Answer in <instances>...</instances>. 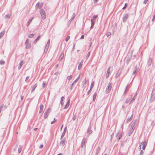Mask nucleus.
<instances>
[{
	"instance_id": "1",
	"label": "nucleus",
	"mask_w": 155,
	"mask_h": 155,
	"mask_svg": "<svg viewBox=\"0 0 155 155\" xmlns=\"http://www.w3.org/2000/svg\"><path fill=\"white\" fill-rule=\"evenodd\" d=\"M112 86V84L111 82H110L108 83L106 89V93H108L110 92Z\"/></svg>"
},
{
	"instance_id": "41",
	"label": "nucleus",
	"mask_w": 155,
	"mask_h": 155,
	"mask_svg": "<svg viewBox=\"0 0 155 155\" xmlns=\"http://www.w3.org/2000/svg\"><path fill=\"white\" fill-rule=\"evenodd\" d=\"M111 35V33L110 32H107L106 34V35L107 37H108L109 36H110Z\"/></svg>"
},
{
	"instance_id": "33",
	"label": "nucleus",
	"mask_w": 155,
	"mask_h": 155,
	"mask_svg": "<svg viewBox=\"0 0 155 155\" xmlns=\"http://www.w3.org/2000/svg\"><path fill=\"white\" fill-rule=\"evenodd\" d=\"M11 15L10 14H7L5 16V18H9L11 17Z\"/></svg>"
},
{
	"instance_id": "63",
	"label": "nucleus",
	"mask_w": 155,
	"mask_h": 155,
	"mask_svg": "<svg viewBox=\"0 0 155 155\" xmlns=\"http://www.w3.org/2000/svg\"><path fill=\"white\" fill-rule=\"evenodd\" d=\"M130 59H128L127 60V64H128L129 63V62H130Z\"/></svg>"
},
{
	"instance_id": "62",
	"label": "nucleus",
	"mask_w": 155,
	"mask_h": 155,
	"mask_svg": "<svg viewBox=\"0 0 155 155\" xmlns=\"http://www.w3.org/2000/svg\"><path fill=\"white\" fill-rule=\"evenodd\" d=\"M29 78V76L27 77L26 78V79L25 80V81H27V80Z\"/></svg>"
},
{
	"instance_id": "38",
	"label": "nucleus",
	"mask_w": 155,
	"mask_h": 155,
	"mask_svg": "<svg viewBox=\"0 0 155 155\" xmlns=\"http://www.w3.org/2000/svg\"><path fill=\"white\" fill-rule=\"evenodd\" d=\"M39 2H38L36 5L35 6V8L36 9H37L38 7H39Z\"/></svg>"
},
{
	"instance_id": "5",
	"label": "nucleus",
	"mask_w": 155,
	"mask_h": 155,
	"mask_svg": "<svg viewBox=\"0 0 155 155\" xmlns=\"http://www.w3.org/2000/svg\"><path fill=\"white\" fill-rule=\"evenodd\" d=\"M113 68L112 66L110 67L108 69L107 71V72L106 74V78H108L110 74V70L111 68Z\"/></svg>"
},
{
	"instance_id": "17",
	"label": "nucleus",
	"mask_w": 155,
	"mask_h": 155,
	"mask_svg": "<svg viewBox=\"0 0 155 155\" xmlns=\"http://www.w3.org/2000/svg\"><path fill=\"white\" fill-rule=\"evenodd\" d=\"M147 145V143L146 141H144L143 143L142 149L143 150H145V147Z\"/></svg>"
},
{
	"instance_id": "6",
	"label": "nucleus",
	"mask_w": 155,
	"mask_h": 155,
	"mask_svg": "<svg viewBox=\"0 0 155 155\" xmlns=\"http://www.w3.org/2000/svg\"><path fill=\"white\" fill-rule=\"evenodd\" d=\"M86 141V139L85 138H83L81 142V147L82 148L84 146V145Z\"/></svg>"
},
{
	"instance_id": "3",
	"label": "nucleus",
	"mask_w": 155,
	"mask_h": 155,
	"mask_svg": "<svg viewBox=\"0 0 155 155\" xmlns=\"http://www.w3.org/2000/svg\"><path fill=\"white\" fill-rule=\"evenodd\" d=\"M155 99V93H153V91L152 92L150 99V102H152Z\"/></svg>"
},
{
	"instance_id": "44",
	"label": "nucleus",
	"mask_w": 155,
	"mask_h": 155,
	"mask_svg": "<svg viewBox=\"0 0 155 155\" xmlns=\"http://www.w3.org/2000/svg\"><path fill=\"white\" fill-rule=\"evenodd\" d=\"M137 69V67H136L135 68V70L134 71L133 73V75H135L136 74V73Z\"/></svg>"
},
{
	"instance_id": "39",
	"label": "nucleus",
	"mask_w": 155,
	"mask_h": 155,
	"mask_svg": "<svg viewBox=\"0 0 155 155\" xmlns=\"http://www.w3.org/2000/svg\"><path fill=\"white\" fill-rule=\"evenodd\" d=\"M94 82H92L91 83V86L90 87V89H92L94 86Z\"/></svg>"
},
{
	"instance_id": "13",
	"label": "nucleus",
	"mask_w": 155,
	"mask_h": 155,
	"mask_svg": "<svg viewBox=\"0 0 155 155\" xmlns=\"http://www.w3.org/2000/svg\"><path fill=\"white\" fill-rule=\"evenodd\" d=\"M75 14L74 13L73 14V15L71 18L70 20L68 21V24L70 23L71 22V21L74 19L75 16Z\"/></svg>"
},
{
	"instance_id": "27",
	"label": "nucleus",
	"mask_w": 155,
	"mask_h": 155,
	"mask_svg": "<svg viewBox=\"0 0 155 155\" xmlns=\"http://www.w3.org/2000/svg\"><path fill=\"white\" fill-rule=\"evenodd\" d=\"M97 94L96 93H95L93 96V100L94 101L96 99V97H97Z\"/></svg>"
},
{
	"instance_id": "2",
	"label": "nucleus",
	"mask_w": 155,
	"mask_h": 155,
	"mask_svg": "<svg viewBox=\"0 0 155 155\" xmlns=\"http://www.w3.org/2000/svg\"><path fill=\"white\" fill-rule=\"evenodd\" d=\"M40 12L42 19H45L46 18V14L44 10L43 9H41L40 10Z\"/></svg>"
},
{
	"instance_id": "23",
	"label": "nucleus",
	"mask_w": 155,
	"mask_h": 155,
	"mask_svg": "<svg viewBox=\"0 0 155 155\" xmlns=\"http://www.w3.org/2000/svg\"><path fill=\"white\" fill-rule=\"evenodd\" d=\"M80 77V74H79V76L77 78L73 81V83H75L78 81V80L79 79Z\"/></svg>"
},
{
	"instance_id": "54",
	"label": "nucleus",
	"mask_w": 155,
	"mask_h": 155,
	"mask_svg": "<svg viewBox=\"0 0 155 155\" xmlns=\"http://www.w3.org/2000/svg\"><path fill=\"white\" fill-rule=\"evenodd\" d=\"M75 45V43H74V44H73V47L72 49V51L74 50V49Z\"/></svg>"
},
{
	"instance_id": "7",
	"label": "nucleus",
	"mask_w": 155,
	"mask_h": 155,
	"mask_svg": "<svg viewBox=\"0 0 155 155\" xmlns=\"http://www.w3.org/2000/svg\"><path fill=\"white\" fill-rule=\"evenodd\" d=\"M129 15L128 14H126L123 18V21L125 22L128 18Z\"/></svg>"
},
{
	"instance_id": "50",
	"label": "nucleus",
	"mask_w": 155,
	"mask_h": 155,
	"mask_svg": "<svg viewBox=\"0 0 155 155\" xmlns=\"http://www.w3.org/2000/svg\"><path fill=\"white\" fill-rule=\"evenodd\" d=\"M129 101H130V99L129 98H127L126 100V101H125V103H129Z\"/></svg>"
},
{
	"instance_id": "21",
	"label": "nucleus",
	"mask_w": 155,
	"mask_h": 155,
	"mask_svg": "<svg viewBox=\"0 0 155 155\" xmlns=\"http://www.w3.org/2000/svg\"><path fill=\"white\" fill-rule=\"evenodd\" d=\"M49 45H48V44H46V46H45V49L44 51H47L49 48Z\"/></svg>"
},
{
	"instance_id": "45",
	"label": "nucleus",
	"mask_w": 155,
	"mask_h": 155,
	"mask_svg": "<svg viewBox=\"0 0 155 155\" xmlns=\"http://www.w3.org/2000/svg\"><path fill=\"white\" fill-rule=\"evenodd\" d=\"M44 106L42 104H41L40 106V110H43V109Z\"/></svg>"
},
{
	"instance_id": "36",
	"label": "nucleus",
	"mask_w": 155,
	"mask_h": 155,
	"mask_svg": "<svg viewBox=\"0 0 155 155\" xmlns=\"http://www.w3.org/2000/svg\"><path fill=\"white\" fill-rule=\"evenodd\" d=\"M86 84V79L85 78V79L84 80V81L82 82V85H85Z\"/></svg>"
},
{
	"instance_id": "55",
	"label": "nucleus",
	"mask_w": 155,
	"mask_h": 155,
	"mask_svg": "<svg viewBox=\"0 0 155 155\" xmlns=\"http://www.w3.org/2000/svg\"><path fill=\"white\" fill-rule=\"evenodd\" d=\"M143 151L142 150H141L140 152V155H143Z\"/></svg>"
},
{
	"instance_id": "40",
	"label": "nucleus",
	"mask_w": 155,
	"mask_h": 155,
	"mask_svg": "<svg viewBox=\"0 0 155 155\" xmlns=\"http://www.w3.org/2000/svg\"><path fill=\"white\" fill-rule=\"evenodd\" d=\"M90 51H89L87 55V56H86V60H87L88 59V58H89V56H90Z\"/></svg>"
},
{
	"instance_id": "47",
	"label": "nucleus",
	"mask_w": 155,
	"mask_h": 155,
	"mask_svg": "<svg viewBox=\"0 0 155 155\" xmlns=\"http://www.w3.org/2000/svg\"><path fill=\"white\" fill-rule=\"evenodd\" d=\"M46 84V82L43 81L42 84V88H44L45 87V85Z\"/></svg>"
},
{
	"instance_id": "51",
	"label": "nucleus",
	"mask_w": 155,
	"mask_h": 155,
	"mask_svg": "<svg viewBox=\"0 0 155 155\" xmlns=\"http://www.w3.org/2000/svg\"><path fill=\"white\" fill-rule=\"evenodd\" d=\"M92 89H90V90L88 91L87 92V95H89V94L90 93V92L91 91Z\"/></svg>"
},
{
	"instance_id": "30",
	"label": "nucleus",
	"mask_w": 155,
	"mask_h": 155,
	"mask_svg": "<svg viewBox=\"0 0 155 155\" xmlns=\"http://www.w3.org/2000/svg\"><path fill=\"white\" fill-rule=\"evenodd\" d=\"M91 25L93 26L95 24V21L94 19H92L91 20Z\"/></svg>"
},
{
	"instance_id": "18",
	"label": "nucleus",
	"mask_w": 155,
	"mask_h": 155,
	"mask_svg": "<svg viewBox=\"0 0 155 155\" xmlns=\"http://www.w3.org/2000/svg\"><path fill=\"white\" fill-rule=\"evenodd\" d=\"M87 132L89 134H91V133H92V131L91 130V126H90L89 127H88V129H87Z\"/></svg>"
},
{
	"instance_id": "37",
	"label": "nucleus",
	"mask_w": 155,
	"mask_h": 155,
	"mask_svg": "<svg viewBox=\"0 0 155 155\" xmlns=\"http://www.w3.org/2000/svg\"><path fill=\"white\" fill-rule=\"evenodd\" d=\"M122 137V134H120L119 135V137L117 138V141H119L120 139Z\"/></svg>"
},
{
	"instance_id": "32",
	"label": "nucleus",
	"mask_w": 155,
	"mask_h": 155,
	"mask_svg": "<svg viewBox=\"0 0 155 155\" xmlns=\"http://www.w3.org/2000/svg\"><path fill=\"white\" fill-rule=\"evenodd\" d=\"M136 95H137V94H135L134 95V97H133V98L131 100V101H130V103H132L133 101L135 99V97L136 96Z\"/></svg>"
},
{
	"instance_id": "16",
	"label": "nucleus",
	"mask_w": 155,
	"mask_h": 155,
	"mask_svg": "<svg viewBox=\"0 0 155 155\" xmlns=\"http://www.w3.org/2000/svg\"><path fill=\"white\" fill-rule=\"evenodd\" d=\"M133 113H132V115H131V117H128L127 120V123L128 122H130L131 120L132 119V117H133Z\"/></svg>"
},
{
	"instance_id": "19",
	"label": "nucleus",
	"mask_w": 155,
	"mask_h": 155,
	"mask_svg": "<svg viewBox=\"0 0 155 155\" xmlns=\"http://www.w3.org/2000/svg\"><path fill=\"white\" fill-rule=\"evenodd\" d=\"M37 84H34V85L33 86V87L32 88V90L31 91V92H32L33 91H34L35 88L37 87Z\"/></svg>"
},
{
	"instance_id": "15",
	"label": "nucleus",
	"mask_w": 155,
	"mask_h": 155,
	"mask_svg": "<svg viewBox=\"0 0 155 155\" xmlns=\"http://www.w3.org/2000/svg\"><path fill=\"white\" fill-rule=\"evenodd\" d=\"M64 56V54L63 53H62L60 55L59 58V60L60 61H61L63 59Z\"/></svg>"
},
{
	"instance_id": "42",
	"label": "nucleus",
	"mask_w": 155,
	"mask_h": 155,
	"mask_svg": "<svg viewBox=\"0 0 155 155\" xmlns=\"http://www.w3.org/2000/svg\"><path fill=\"white\" fill-rule=\"evenodd\" d=\"M0 63L1 64L4 65L5 64V61L2 60L0 61Z\"/></svg>"
},
{
	"instance_id": "22",
	"label": "nucleus",
	"mask_w": 155,
	"mask_h": 155,
	"mask_svg": "<svg viewBox=\"0 0 155 155\" xmlns=\"http://www.w3.org/2000/svg\"><path fill=\"white\" fill-rule=\"evenodd\" d=\"M40 37V36H38L36 39L33 42V43L34 44H36L38 40Z\"/></svg>"
},
{
	"instance_id": "49",
	"label": "nucleus",
	"mask_w": 155,
	"mask_h": 155,
	"mask_svg": "<svg viewBox=\"0 0 155 155\" xmlns=\"http://www.w3.org/2000/svg\"><path fill=\"white\" fill-rule=\"evenodd\" d=\"M71 78V75H70L69 76H68L67 77V79L68 80H70Z\"/></svg>"
},
{
	"instance_id": "24",
	"label": "nucleus",
	"mask_w": 155,
	"mask_h": 155,
	"mask_svg": "<svg viewBox=\"0 0 155 155\" xmlns=\"http://www.w3.org/2000/svg\"><path fill=\"white\" fill-rule=\"evenodd\" d=\"M100 150V148L99 147H98L97 148V149H96V155H97L98 154Z\"/></svg>"
},
{
	"instance_id": "25",
	"label": "nucleus",
	"mask_w": 155,
	"mask_h": 155,
	"mask_svg": "<svg viewBox=\"0 0 155 155\" xmlns=\"http://www.w3.org/2000/svg\"><path fill=\"white\" fill-rule=\"evenodd\" d=\"M22 147L21 145H20L18 147V152L19 153H20L22 150Z\"/></svg>"
},
{
	"instance_id": "29",
	"label": "nucleus",
	"mask_w": 155,
	"mask_h": 155,
	"mask_svg": "<svg viewBox=\"0 0 155 155\" xmlns=\"http://www.w3.org/2000/svg\"><path fill=\"white\" fill-rule=\"evenodd\" d=\"M5 33V31H3L0 33V39L3 36Z\"/></svg>"
},
{
	"instance_id": "64",
	"label": "nucleus",
	"mask_w": 155,
	"mask_h": 155,
	"mask_svg": "<svg viewBox=\"0 0 155 155\" xmlns=\"http://www.w3.org/2000/svg\"><path fill=\"white\" fill-rule=\"evenodd\" d=\"M50 39H49L47 42V44H48V45H50Z\"/></svg>"
},
{
	"instance_id": "4",
	"label": "nucleus",
	"mask_w": 155,
	"mask_h": 155,
	"mask_svg": "<svg viewBox=\"0 0 155 155\" xmlns=\"http://www.w3.org/2000/svg\"><path fill=\"white\" fill-rule=\"evenodd\" d=\"M61 141L60 143V145L62 147L64 146L66 142V139L65 138H62V140H61Z\"/></svg>"
},
{
	"instance_id": "10",
	"label": "nucleus",
	"mask_w": 155,
	"mask_h": 155,
	"mask_svg": "<svg viewBox=\"0 0 155 155\" xmlns=\"http://www.w3.org/2000/svg\"><path fill=\"white\" fill-rule=\"evenodd\" d=\"M25 45L26 46V49H29L31 47V44L29 43L25 42Z\"/></svg>"
},
{
	"instance_id": "58",
	"label": "nucleus",
	"mask_w": 155,
	"mask_h": 155,
	"mask_svg": "<svg viewBox=\"0 0 155 155\" xmlns=\"http://www.w3.org/2000/svg\"><path fill=\"white\" fill-rule=\"evenodd\" d=\"M148 0H144L143 1V3L144 4H146Z\"/></svg>"
},
{
	"instance_id": "46",
	"label": "nucleus",
	"mask_w": 155,
	"mask_h": 155,
	"mask_svg": "<svg viewBox=\"0 0 155 155\" xmlns=\"http://www.w3.org/2000/svg\"><path fill=\"white\" fill-rule=\"evenodd\" d=\"M98 15H94L93 17V18L94 20L96 19V18L97 17Z\"/></svg>"
},
{
	"instance_id": "9",
	"label": "nucleus",
	"mask_w": 155,
	"mask_h": 155,
	"mask_svg": "<svg viewBox=\"0 0 155 155\" xmlns=\"http://www.w3.org/2000/svg\"><path fill=\"white\" fill-rule=\"evenodd\" d=\"M136 122L137 121H134V122H133V123L131 127V128H132V129L134 130V129L136 127L135 125H136Z\"/></svg>"
},
{
	"instance_id": "57",
	"label": "nucleus",
	"mask_w": 155,
	"mask_h": 155,
	"mask_svg": "<svg viewBox=\"0 0 155 155\" xmlns=\"http://www.w3.org/2000/svg\"><path fill=\"white\" fill-rule=\"evenodd\" d=\"M76 119V117H75V116H74L73 117V118H72V120H75Z\"/></svg>"
},
{
	"instance_id": "48",
	"label": "nucleus",
	"mask_w": 155,
	"mask_h": 155,
	"mask_svg": "<svg viewBox=\"0 0 155 155\" xmlns=\"http://www.w3.org/2000/svg\"><path fill=\"white\" fill-rule=\"evenodd\" d=\"M69 39H70V36H67V37H66V38L65 39V41H67L69 40Z\"/></svg>"
},
{
	"instance_id": "28",
	"label": "nucleus",
	"mask_w": 155,
	"mask_h": 155,
	"mask_svg": "<svg viewBox=\"0 0 155 155\" xmlns=\"http://www.w3.org/2000/svg\"><path fill=\"white\" fill-rule=\"evenodd\" d=\"M120 74V71H118L117 73L115 76L116 78H117L119 76Z\"/></svg>"
},
{
	"instance_id": "53",
	"label": "nucleus",
	"mask_w": 155,
	"mask_h": 155,
	"mask_svg": "<svg viewBox=\"0 0 155 155\" xmlns=\"http://www.w3.org/2000/svg\"><path fill=\"white\" fill-rule=\"evenodd\" d=\"M74 83H73H73L71 85V88H70V90H72V88L73 87V85H74Z\"/></svg>"
},
{
	"instance_id": "35",
	"label": "nucleus",
	"mask_w": 155,
	"mask_h": 155,
	"mask_svg": "<svg viewBox=\"0 0 155 155\" xmlns=\"http://www.w3.org/2000/svg\"><path fill=\"white\" fill-rule=\"evenodd\" d=\"M51 111V108L50 107L48 108L46 110L45 112L49 114V113Z\"/></svg>"
},
{
	"instance_id": "59",
	"label": "nucleus",
	"mask_w": 155,
	"mask_h": 155,
	"mask_svg": "<svg viewBox=\"0 0 155 155\" xmlns=\"http://www.w3.org/2000/svg\"><path fill=\"white\" fill-rule=\"evenodd\" d=\"M114 136V134L113 133L110 136V137H111V140L113 138V137Z\"/></svg>"
},
{
	"instance_id": "60",
	"label": "nucleus",
	"mask_w": 155,
	"mask_h": 155,
	"mask_svg": "<svg viewBox=\"0 0 155 155\" xmlns=\"http://www.w3.org/2000/svg\"><path fill=\"white\" fill-rule=\"evenodd\" d=\"M84 38V35H82L81 36V39H83Z\"/></svg>"
},
{
	"instance_id": "8",
	"label": "nucleus",
	"mask_w": 155,
	"mask_h": 155,
	"mask_svg": "<svg viewBox=\"0 0 155 155\" xmlns=\"http://www.w3.org/2000/svg\"><path fill=\"white\" fill-rule=\"evenodd\" d=\"M84 60H82L81 62L79 63L78 64V70H80L82 67L83 63V62Z\"/></svg>"
},
{
	"instance_id": "56",
	"label": "nucleus",
	"mask_w": 155,
	"mask_h": 155,
	"mask_svg": "<svg viewBox=\"0 0 155 155\" xmlns=\"http://www.w3.org/2000/svg\"><path fill=\"white\" fill-rule=\"evenodd\" d=\"M43 145L41 144L40 146L39 147V148L40 149H41L43 148Z\"/></svg>"
},
{
	"instance_id": "26",
	"label": "nucleus",
	"mask_w": 155,
	"mask_h": 155,
	"mask_svg": "<svg viewBox=\"0 0 155 155\" xmlns=\"http://www.w3.org/2000/svg\"><path fill=\"white\" fill-rule=\"evenodd\" d=\"M34 18H30L29 20H28V22H27V26H28L30 22L32 21V20Z\"/></svg>"
},
{
	"instance_id": "20",
	"label": "nucleus",
	"mask_w": 155,
	"mask_h": 155,
	"mask_svg": "<svg viewBox=\"0 0 155 155\" xmlns=\"http://www.w3.org/2000/svg\"><path fill=\"white\" fill-rule=\"evenodd\" d=\"M66 127H65L64 129V132H63V134H62V135H61V137L60 138L61 140H62V139L63 138V137L64 136L65 134V130H66Z\"/></svg>"
},
{
	"instance_id": "12",
	"label": "nucleus",
	"mask_w": 155,
	"mask_h": 155,
	"mask_svg": "<svg viewBox=\"0 0 155 155\" xmlns=\"http://www.w3.org/2000/svg\"><path fill=\"white\" fill-rule=\"evenodd\" d=\"M70 103V100H68L64 108V109H66L68 107H69V105Z\"/></svg>"
},
{
	"instance_id": "31",
	"label": "nucleus",
	"mask_w": 155,
	"mask_h": 155,
	"mask_svg": "<svg viewBox=\"0 0 155 155\" xmlns=\"http://www.w3.org/2000/svg\"><path fill=\"white\" fill-rule=\"evenodd\" d=\"M48 114H48V113L45 112L44 114V118L45 119L46 118L48 117Z\"/></svg>"
},
{
	"instance_id": "52",
	"label": "nucleus",
	"mask_w": 155,
	"mask_h": 155,
	"mask_svg": "<svg viewBox=\"0 0 155 155\" xmlns=\"http://www.w3.org/2000/svg\"><path fill=\"white\" fill-rule=\"evenodd\" d=\"M127 6V4L126 3H125V5H124V7H123V8L122 9H125V8H126Z\"/></svg>"
},
{
	"instance_id": "34",
	"label": "nucleus",
	"mask_w": 155,
	"mask_h": 155,
	"mask_svg": "<svg viewBox=\"0 0 155 155\" xmlns=\"http://www.w3.org/2000/svg\"><path fill=\"white\" fill-rule=\"evenodd\" d=\"M134 130L130 128V131L129 132V136L130 135V134H132V133L133 132Z\"/></svg>"
},
{
	"instance_id": "11",
	"label": "nucleus",
	"mask_w": 155,
	"mask_h": 155,
	"mask_svg": "<svg viewBox=\"0 0 155 155\" xmlns=\"http://www.w3.org/2000/svg\"><path fill=\"white\" fill-rule=\"evenodd\" d=\"M24 61L23 60L21 61L20 62L19 64V65L18 67V70H19L21 69V67L23 65V64Z\"/></svg>"
},
{
	"instance_id": "14",
	"label": "nucleus",
	"mask_w": 155,
	"mask_h": 155,
	"mask_svg": "<svg viewBox=\"0 0 155 155\" xmlns=\"http://www.w3.org/2000/svg\"><path fill=\"white\" fill-rule=\"evenodd\" d=\"M152 63V59L151 58H149L147 62V64L148 66L150 65Z\"/></svg>"
},
{
	"instance_id": "43",
	"label": "nucleus",
	"mask_w": 155,
	"mask_h": 155,
	"mask_svg": "<svg viewBox=\"0 0 155 155\" xmlns=\"http://www.w3.org/2000/svg\"><path fill=\"white\" fill-rule=\"evenodd\" d=\"M34 35L33 34H30L28 35V37L29 38H32L33 37Z\"/></svg>"
},
{
	"instance_id": "61",
	"label": "nucleus",
	"mask_w": 155,
	"mask_h": 155,
	"mask_svg": "<svg viewBox=\"0 0 155 155\" xmlns=\"http://www.w3.org/2000/svg\"><path fill=\"white\" fill-rule=\"evenodd\" d=\"M64 98V97H63V96H62L61 97V101H62L63 99Z\"/></svg>"
}]
</instances>
